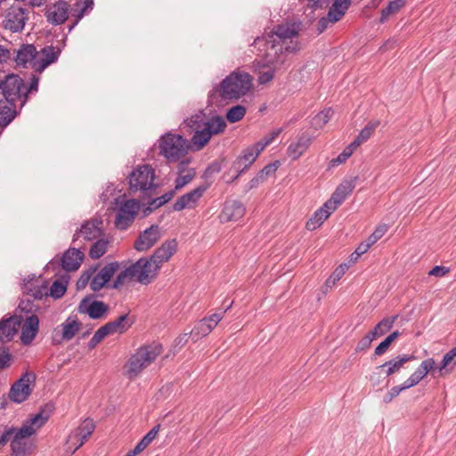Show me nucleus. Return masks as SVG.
Segmentation results:
<instances>
[{
    "label": "nucleus",
    "instance_id": "1",
    "mask_svg": "<svg viewBox=\"0 0 456 456\" xmlns=\"http://www.w3.org/2000/svg\"><path fill=\"white\" fill-rule=\"evenodd\" d=\"M301 26V22L278 24L271 32L255 39V44L264 42L266 47L261 60L262 68H273L279 72L289 68V54H295L301 49L298 41L294 40L297 37Z\"/></svg>",
    "mask_w": 456,
    "mask_h": 456
},
{
    "label": "nucleus",
    "instance_id": "2",
    "mask_svg": "<svg viewBox=\"0 0 456 456\" xmlns=\"http://www.w3.org/2000/svg\"><path fill=\"white\" fill-rule=\"evenodd\" d=\"M251 86L252 77L248 73L233 71L214 87L213 94L217 93L222 100H237L245 95Z\"/></svg>",
    "mask_w": 456,
    "mask_h": 456
},
{
    "label": "nucleus",
    "instance_id": "3",
    "mask_svg": "<svg viewBox=\"0 0 456 456\" xmlns=\"http://www.w3.org/2000/svg\"><path fill=\"white\" fill-rule=\"evenodd\" d=\"M129 192L135 194L141 192L139 199L149 198L158 194L159 185L154 183L155 170L151 166L145 164L135 167L128 175Z\"/></svg>",
    "mask_w": 456,
    "mask_h": 456
},
{
    "label": "nucleus",
    "instance_id": "4",
    "mask_svg": "<svg viewBox=\"0 0 456 456\" xmlns=\"http://www.w3.org/2000/svg\"><path fill=\"white\" fill-rule=\"evenodd\" d=\"M159 154L162 155L167 162L173 163L179 161L187 155L191 149L188 140L181 134L166 133L159 141Z\"/></svg>",
    "mask_w": 456,
    "mask_h": 456
},
{
    "label": "nucleus",
    "instance_id": "5",
    "mask_svg": "<svg viewBox=\"0 0 456 456\" xmlns=\"http://www.w3.org/2000/svg\"><path fill=\"white\" fill-rule=\"evenodd\" d=\"M163 347L159 343H152L138 348L126 364V375L130 379L138 376V374L162 353Z\"/></svg>",
    "mask_w": 456,
    "mask_h": 456
},
{
    "label": "nucleus",
    "instance_id": "6",
    "mask_svg": "<svg viewBox=\"0 0 456 456\" xmlns=\"http://www.w3.org/2000/svg\"><path fill=\"white\" fill-rule=\"evenodd\" d=\"M23 87L24 80L16 74H8L4 79L0 80V92L3 97L19 103L20 109L27 102Z\"/></svg>",
    "mask_w": 456,
    "mask_h": 456
},
{
    "label": "nucleus",
    "instance_id": "7",
    "mask_svg": "<svg viewBox=\"0 0 456 456\" xmlns=\"http://www.w3.org/2000/svg\"><path fill=\"white\" fill-rule=\"evenodd\" d=\"M140 199L126 200L120 203L115 216L116 228L131 226L141 209Z\"/></svg>",
    "mask_w": 456,
    "mask_h": 456
},
{
    "label": "nucleus",
    "instance_id": "8",
    "mask_svg": "<svg viewBox=\"0 0 456 456\" xmlns=\"http://www.w3.org/2000/svg\"><path fill=\"white\" fill-rule=\"evenodd\" d=\"M139 260L140 262H142V269L140 273L139 283L143 285L151 283L156 279L162 264L167 262L157 249H155L149 258L141 257Z\"/></svg>",
    "mask_w": 456,
    "mask_h": 456
},
{
    "label": "nucleus",
    "instance_id": "9",
    "mask_svg": "<svg viewBox=\"0 0 456 456\" xmlns=\"http://www.w3.org/2000/svg\"><path fill=\"white\" fill-rule=\"evenodd\" d=\"M36 374L34 372L26 371L20 378L16 380L10 388L8 397L16 403L25 402L32 393V388L29 387L30 383H35Z\"/></svg>",
    "mask_w": 456,
    "mask_h": 456
},
{
    "label": "nucleus",
    "instance_id": "10",
    "mask_svg": "<svg viewBox=\"0 0 456 456\" xmlns=\"http://www.w3.org/2000/svg\"><path fill=\"white\" fill-rule=\"evenodd\" d=\"M94 294L86 296L79 303L77 311L86 314L90 319L98 320L109 311V305L103 301L95 300Z\"/></svg>",
    "mask_w": 456,
    "mask_h": 456
},
{
    "label": "nucleus",
    "instance_id": "11",
    "mask_svg": "<svg viewBox=\"0 0 456 456\" xmlns=\"http://www.w3.org/2000/svg\"><path fill=\"white\" fill-rule=\"evenodd\" d=\"M28 10L19 6H11L3 20L4 28L12 32H20L28 20Z\"/></svg>",
    "mask_w": 456,
    "mask_h": 456
},
{
    "label": "nucleus",
    "instance_id": "12",
    "mask_svg": "<svg viewBox=\"0 0 456 456\" xmlns=\"http://www.w3.org/2000/svg\"><path fill=\"white\" fill-rule=\"evenodd\" d=\"M69 5L66 1L60 0L45 9L46 20L53 25H61L69 18Z\"/></svg>",
    "mask_w": 456,
    "mask_h": 456
},
{
    "label": "nucleus",
    "instance_id": "13",
    "mask_svg": "<svg viewBox=\"0 0 456 456\" xmlns=\"http://www.w3.org/2000/svg\"><path fill=\"white\" fill-rule=\"evenodd\" d=\"M23 317L21 315H11L0 320V342L4 344L13 339L21 325Z\"/></svg>",
    "mask_w": 456,
    "mask_h": 456
},
{
    "label": "nucleus",
    "instance_id": "14",
    "mask_svg": "<svg viewBox=\"0 0 456 456\" xmlns=\"http://www.w3.org/2000/svg\"><path fill=\"white\" fill-rule=\"evenodd\" d=\"M39 54H41L42 57L39 58L37 56V61L32 65V69L36 72L41 73L49 65L57 61L61 54V49L54 47L53 45H46L38 51V55Z\"/></svg>",
    "mask_w": 456,
    "mask_h": 456
},
{
    "label": "nucleus",
    "instance_id": "15",
    "mask_svg": "<svg viewBox=\"0 0 456 456\" xmlns=\"http://www.w3.org/2000/svg\"><path fill=\"white\" fill-rule=\"evenodd\" d=\"M14 61L18 66L27 67L37 61L38 51L33 44H22L18 50H13Z\"/></svg>",
    "mask_w": 456,
    "mask_h": 456
},
{
    "label": "nucleus",
    "instance_id": "16",
    "mask_svg": "<svg viewBox=\"0 0 456 456\" xmlns=\"http://www.w3.org/2000/svg\"><path fill=\"white\" fill-rule=\"evenodd\" d=\"M23 325L21 327L20 341L22 345H30L37 337L39 330V319L37 314L27 315L23 318Z\"/></svg>",
    "mask_w": 456,
    "mask_h": 456
},
{
    "label": "nucleus",
    "instance_id": "17",
    "mask_svg": "<svg viewBox=\"0 0 456 456\" xmlns=\"http://www.w3.org/2000/svg\"><path fill=\"white\" fill-rule=\"evenodd\" d=\"M142 263L138 259L135 263L122 270L110 285V289H119L126 281H132L135 277L139 282L140 273L142 269Z\"/></svg>",
    "mask_w": 456,
    "mask_h": 456
},
{
    "label": "nucleus",
    "instance_id": "18",
    "mask_svg": "<svg viewBox=\"0 0 456 456\" xmlns=\"http://www.w3.org/2000/svg\"><path fill=\"white\" fill-rule=\"evenodd\" d=\"M208 188V185L202 184L188 193L181 196L174 204L173 208L175 211H181L185 208H192L196 202L202 197L203 193Z\"/></svg>",
    "mask_w": 456,
    "mask_h": 456
},
{
    "label": "nucleus",
    "instance_id": "19",
    "mask_svg": "<svg viewBox=\"0 0 456 456\" xmlns=\"http://www.w3.org/2000/svg\"><path fill=\"white\" fill-rule=\"evenodd\" d=\"M357 177H354L350 180H344L332 193L330 200H328V205L338 208L339 205L346 200V198L353 191L355 187V181Z\"/></svg>",
    "mask_w": 456,
    "mask_h": 456
},
{
    "label": "nucleus",
    "instance_id": "20",
    "mask_svg": "<svg viewBox=\"0 0 456 456\" xmlns=\"http://www.w3.org/2000/svg\"><path fill=\"white\" fill-rule=\"evenodd\" d=\"M160 236L159 230H142L135 240L134 248L137 251H146L154 246Z\"/></svg>",
    "mask_w": 456,
    "mask_h": 456
},
{
    "label": "nucleus",
    "instance_id": "21",
    "mask_svg": "<svg viewBox=\"0 0 456 456\" xmlns=\"http://www.w3.org/2000/svg\"><path fill=\"white\" fill-rule=\"evenodd\" d=\"M18 103L6 98L0 99V127H6L18 115Z\"/></svg>",
    "mask_w": 456,
    "mask_h": 456
},
{
    "label": "nucleus",
    "instance_id": "22",
    "mask_svg": "<svg viewBox=\"0 0 456 456\" xmlns=\"http://www.w3.org/2000/svg\"><path fill=\"white\" fill-rule=\"evenodd\" d=\"M84 253L79 249L69 248L64 252L61 259V267L66 272L77 271L80 267L81 263L84 260Z\"/></svg>",
    "mask_w": 456,
    "mask_h": 456
},
{
    "label": "nucleus",
    "instance_id": "23",
    "mask_svg": "<svg viewBox=\"0 0 456 456\" xmlns=\"http://www.w3.org/2000/svg\"><path fill=\"white\" fill-rule=\"evenodd\" d=\"M175 195V190H171L166 193H164L160 197L151 196L149 198H142L140 199L141 201L145 202L147 206L142 208L143 216H146L150 215L151 212H153L155 209L162 207L167 202L171 200V199Z\"/></svg>",
    "mask_w": 456,
    "mask_h": 456
},
{
    "label": "nucleus",
    "instance_id": "24",
    "mask_svg": "<svg viewBox=\"0 0 456 456\" xmlns=\"http://www.w3.org/2000/svg\"><path fill=\"white\" fill-rule=\"evenodd\" d=\"M11 456H29L33 452L34 445L25 439L11 436Z\"/></svg>",
    "mask_w": 456,
    "mask_h": 456
},
{
    "label": "nucleus",
    "instance_id": "25",
    "mask_svg": "<svg viewBox=\"0 0 456 456\" xmlns=\"http://www.w3.org/2000/svg\"><path fill=\"white\" fill-rule=\"evenodd\" d=\"M134 323V321H129V314L120 315L117 320L109 322L103 325L109 334L118 332L120 334L126 332Z\"/></svg>",
    "mask_w": 456,
    "mask_h": 456
},
{
    "label": "nucleus",
    "instance_id": "26",
    "mask_svg": "<svg viewBox=\"0 0 456 456\" xmlns=\"http://www.w3.org/2000/svg\"><path fill=\"white\" fill-rule=\"evenodd\" d=\"M311 137L308 134H302L297 142H292L288 147V154L292 159H297L309 147Z\"/></svg>",
    "mask_w": 456,
    "mask_h": 456
},
{
    "label": "nucleus",
    "instance_id": "27",
    "mask_svg": "<svg viewBox=\"0 0 456 456\" xmlns=\"http://www.w3.org/2000/svg\"><path fill=\"white\" fill-rule=\"evenodd\" d=\"M280 167V161L275 160L273 163H270L264 167L257 175L253 177L248 183V188L253 189L257 187L261 183L266 180V178L272 175H273L278 167Z\"/></svg>",
    "mask_w": 456,
    "mask_h": 456
},
{
    "label": "nucleus",
    "instance_id": "28",
    "mask_svg": "<svg viewBox=\"0 0 456 456\" xmlns=\"http://www.w3.org/2000/svg\"><path fill=\"white\" fill-rule=\"evenodd\" d=\"M95 429V424L94 420L90 418H87L82 421V423L72 431V437L76 438L81 436L80 444H84L87 439L92 436Z\"/></svg>",
    "mask_w": 456,
    "mask_h": 456
},
{
    "label": "nucleus",
    "instance_id": "29",
    "mask_svg": "<svg viewBox=\"0 0 456 456\" xmlns=\"http://www.w3.org/2000/svg\"><path fill=\"white\" fill-rule=\"evenodd\" d=\"M48 282L45 281L41 285L30 284L28 281L23 284V293L31 296L33 299L41 300L43 297H48L47 292Z\"/></svg>",
    "mask_w": 456,
    "mask_h": 456
},
{
    "label": "nucleus",
    "instance_id": "30",
    "mask_svg": "<svg viewBox=\"0 0 456 456\" xmlns=\"http://www.w3.org/2000/svg\"><path fill=\"white\" fill-rule=\"evenodd\" d=\"M245 213V208L240 201L226 203L222 212V217L226 220H238Z\"/></svg>",
    "mask_w": 456,
    "mask_h": 456
},
{
    "label": "nucleus",
    "instance_id": "31",
    "mask_svg": "<svg viewBox=\"0 0 456 456\" xmlns=\"http://www.w3.org/2000/svg\"><path fill=\"white\" fill-rule=\"evenodd\" d=\"M351 4V0H335L329 10V19L332 23L341 20Z\"/></svg>",
    "mask_w": 456,
    "mask_h": 456
},
{
    "label": "nucleus",
    "instance_id": "32",
    "mask_svg": "<svg viewBox=\"0 0 456 456\" xmlns=\"http://www.w3.org/2000/svg\"><path fill=\"white\" fill-rule=\"evenodd\" d=\"M82 323L75 317L69 316L67 320L61 324L62 328L61 339L65 341L71 340L78 332Z\"/></svg>",
    "mask_w": 456,
    "mask_h": 456
},
{
    "label": "nucleus",
    "instance_id": "33",
    "mask_svg": "<svg viewBox=\"0 0 456 456\" xmlns=\"http://www.w3.org/2000/svg\"><path fill=\"white\" fill-rule=\"evenodd\" d=\"M336 209L337 208L335 207L329 206L327 200L322 207H321L314 213L312 217L306 223V228L310 224L317 225L318 227L321 226L323 222L330 216V214Z\"/></svg>",
    "mask_w": 456,
    "mask_h": 456
},
{
    "label": "nucleus",
    "instance_id": "34",
    "mask_svg": "<svg viewBox=\"0 0 456 456\" xmlns=\"http://www.w3.org/2000/svg\"><path fill=\"white\" fill-rule=\"evenodd\" d=\"M257 157V153L254 152V148L247 147L232 162V168H240L239 164L240 161L242 159L244 162L243 169H248L250 166L256 161Z\"/></svg>",
    "mask_w": 456,
    "mask_h": 456
},
{
    "label": "nucleus",
    "instance_id": "35",
    "mask_svg": "<svg viewBox=\"0 0 456 456\" xmlns=\"http://www.w3.org/2000/svg\"><path fill=\"white\" fill-rule=\"evenodd\" d=\"M68 283V275H63L61 277V279L54 281L50 288L48 296L54 299L61 298L67 291Z\"/></svg>",
    "mask_w": 456,
    "mask_h": 456
},
{
    "label": "nucleus",
    "instance_id": "36",
    "mask_svg": "<svg viewBox=\"0 0 456 456\" xmlns=\"http://www.w3.org/2000/svg\"><path fill=\"white\" fill-rule=\"evenodd\" d=\"M227 125L223 117L216 115L204 123V128L212 133V135L218 134L224 131Z\"/></svg>",
    "mask_w": 456,
    "mask_h": 456
},
{
    "label": "nucleus",
    "instance_id": "37",
    "mask_svg": "<svg viewBox=\"0 0 456 456\" xmlns=\"http://www.w3.org/2000/svg\"><path fill=\"white\" fill-rule=\"evenodd\" d=\"M211 137L212 133H209L208 129L202 127L201 129L200 128L195 130V134L191 138V142L195 147V150L200 151L209 142Z\"/></svg>",
    "mask_w": 456,
    "mask_h": 456
},
{
    "label": "nucleus",
    "instance_id": "38",
    "mask_svg": "<svg viewBox=\"0 0 456 456\" xmlns=\"http://www.w3.org/2000/svg\"><path fill=\"white\" fill-rule=\"evenodd\" d=\"M93 0H79L75 4L76 8L73 10L75 12L73 15L76 17V20L69 26V31H71L75 28L88 8H93Z\"/></svg>",
    "mask_w": 456,
    "mask_h": 456
},
{
    "label": "nucleus",
    "instance_id": "39",
    "mask_svg": "<svg viewBox=\"0 0 456 456\" xmlns=\"http://www.w3.org/2000/svg\"><path fill=\"white\" fill-rule=\"evenodd\" d=\"M121 264L118 261L110 262L104 265L96 275L106 284H109L114 274L120 269Z\"/></svg>",
    "mask_w": 456,
    "mask_h": 456
},
{
    "label": "nucleus",
    "instance_id": "40",
    "mask_svg": "<svg viewBox=\"0 0 456 456\" xmlns=\"http://www.w3.org/2000/svg\"><path fill=\"white\" fill-rule=\"evenodd\" d=\"M160 425L154 426L135 445L134 448L135 453H140L145 450L150 444L155 439L159 431Z\"/></svg>",
    "mask_w": 456,
    "mask_h": 456
},
{
    "label": "nucleus",
    "instance_id": "41",
    "mask_svg": "<svg viewBox=\"0 0 456 456\" xmlns=\"http://www.w3.org/2000/svg\"><path fill=\"white\" fill-rule=\"evenodd\" d=\"M406 4L405 0H393L390 1L387 6L381 10L379 19L380 23H384L390 15L396 13L401 8Z\"/></svg>",
    "mask_w": 456,
    "mask_h": 456
},
{
    "label": "nucleus",
    "instance_id": "42",
    "mask_svg": "<svg viewBox=\"0 0 456 456\" xmlns=\"http://www.w3.org/2000/svg\"><path fill=\"white\" fill-rule=\"evenodd\" d=\"M400 336L401 332L399 330L393 331L376 346L374 354L377 356L384 354L391 346V345L395 341V339H397Z\"/></svg>",
    "mask_w": 456,
    "mask_h": 456
},
{
    "label": "nucleus",
    "instance_id": "43",
    "mask_svg": "<svg viewBox=\"0 0 456 456\" xmlns=\"http://www.w3.org/2000/svg\"><path fill=\"white\" fill-rule=\"evenodd\" d=\"M436 370V362L433 358H428L420 363L418 369L414 371L415 374L419 378V379H423L429 372L434 375Z\"/></svg>",
    "mask_w": 456,
    "mask_h": 456
},
{
    "label": "nucleus",
    "instance_id": "44",
    "mask_svg": "<svg viewBox=\"0 0 456 456\" xmlns=\"http://www.w3.org/2000/svg\"><path fill=\"white\" fill-rule=\"evenodd\" d=\"M164 259L168 261L170 257L177 251V241L175 239L167 240L162 245L156 248Z\"/></svg>",
    "mask_w": 456,
    "mask_h": 456
},
{
    "label": "nucleus",
    "instance_id": "45",
    "mask_svg": "<svg viewBox=\"0 0 456 456\" xmlns=\"http://www.w3.org/2000/svg\"><path fill=\"white\" fill-rule=\"evenodd\" d=\"M246 107L243 105H235L228 109L226 111V119L230 123H236L241 120L246 114Z\"/></svg>",
    "mask_w": 456,
    "mask_h": 456
},
{
    "label": "nucleus",
    "instance_id": "46",
    "mask_svg": "<svg viewBox=\"0 0 456 456\" xmlns=\"http://www.w3.org/2000/svg\"><path fill=\"white\" fill-rule=\"evenodd\" d=\"M210 332V328L202 320H200L190 331V336L196 342L208 336Z\"/></svg>",
    "mask_w": 456,
    "mask_h": 456
},
{
    "label": "nucleus",
    "instance_id": "47",
    "mask_svg": "<svg viewBox=\"0 0 456 456\" xmlns=\"http://www.w3.org/2000/svg\"><path fill=\"white\" fill-rule=\"evenodd\" d=\"M18 310H20L21 313H24L26 315H33L37 314L40 310L41 307L35 304L34 299H21L18 305Z\"/></svg>",
    "mask_w": 456,
    "mask_h": 456
},
{
    "label": "nucleus",
    "instance_id": "48",
    "mask_svg": "<svg viewBox=\"0 0 456 456\" xmlns=\"http://www.w3.org/2000/svg\"><path fill=\"white\" fill-rule=\"evenodd\" d=\"M107 243L108 241L103 239L95 241L90 248L89 256L93 259H98L102 256L107 250Z\"/></svg>",
    "mask_w": 456,
    "mask_h": 456
},
{
    "label": "nucleus",
    "instance_id": "49",
    "mask_svg": "<svg viewBox=\"0 0 456 456\" xmlns=\"http://www.w3.org/2000/svg\"><path fill=\"white\" fill-rule=\"evenodd\" d=\"M415 359V356L412 354H401L397 355L395 358L387 361L385 362V365H390L392 368L395 370V372H398L400 369L408 362H411Z\"/></svg>",
    "mask_w": 456,
    "mask_h": 456
},
{
    "label": "nucleus",
    "instance_id": "50",
    "mask_svg": "<svg viewBox=\"0 0 456 456\" xmlns=\"http://www.w3.org/2000/svg\"><path fill=\"white\" fill-rule=\"evenodd\" d=\"M332 115H333V110L331 109L323 110L322 111L319 112L317 115H315L313 118L312 125L315 128H322L324 125H326L330 121Z\"/></svg>",
    "mask_w": 456,
    "mask_h": 456
},
{
    "label": "nucleus",
    "instance_id": "51",
    "mask_svg": "<svg viewBox=\"0 0 456 456\" xmlns=\"http://www.w3.org/2000/svg\"><path fill=\"white\" fill-rule=\"evenodd\" d=\"M12 427L14 429L12 436L25 440L34 435L37 431L36 428L29 425L27 421L20 428L13 426Z\"/></svg>",
    "mask_w": 456,
    "mask_h": 456
},
{
    "label": "nucleus",
    "instance_id": "52",
    "mask_svg": "<svg viewBox=\"0 0 456 456\" xmlns=\"http://www.w3.org/2000/svg\"><path fill=\"white\" fill-rule=\"evenodd\" d=\"M98 265H91L87 270L84 271L78 280L77 281L76 287L77 290H81L86 287L92 275L98 269Z\"/></svg>",
    "mask_w": 456,
    "mask_h": 456
},
{
    "label": "nucleus",
    "instance_id": "53",
    "mask_svg": "<svg viewBox=\"0 0 456 456\" xmlns=\"http://www.w3.org/2000/svg\"><path fill=\"white\" fill-rule=\"evenodd\" d=\"M397 319V315L386 317L382 319L379 323L374 327L375 330L379 332L380 337L387 334L393 328L395 320Z\"/></svg>",
    "mask_w": 456,
    "mask_h": 456
},
{
    "label": "nucleus",
    "instance_id": "54",
    "mask_svg": "<svg viewBox=\"0 0 456 456\" xmlns=\"http://www.w3.org/2000/svg\"><path fill=\"white\" fill-rule=\"evenodd\" d=\"M196 175V171L194 168H190L187 170V174H178L177 178L175 179V192L180 189H182L183 186L188 184Z\"/></svg>",
    "mask_w": 456,
    "mask_h": 456
},
{
    "label": "nucleus",
    "instance_id": "55",
    "mask_svg": "<svg viewBox=\"0 0 456 456\" xmlns=\"http://www.w3.org/2000/svg\"><path fill=\"white\" fill-rule=\"evenodd\" d=\"M379 121L369 122L359 133L357 139L362 143L366 142L373 134L375 129L379 126Z\"/></svg>",
    "mask_w": 456,
    "mask_h": 456
},
{
    "label": "nucleus",
    "instance_id": "56",
    "mask_svg": "<svg viewBox=\"0 0 456 456\" xmlns=\"http://www.w3.org/2000/svg\"><path fill=\"white\" fill-rule=\"evenodd\" d=\"M187 125L194 129H200L201 127H204L205 121V113L200 110L199 113L192 115L188 120H186Z\"/></svg>",
    "mask_w": 456,
    "mask_h": 456
},
{
    "label": "nucleus",
    "instance_id": "57",
    "mask_svg": "<svg viewBox=\"0 0 456 456\" xmlns=\"http://www.w3.org/2000/svg\"><path fill=\"white\" fill-rule=\"evenodd\" d=\"M110 335L107 331V330L103 327V325L99 328L95 333L94 334L93 338L88 342V348L90 350L96 347V346L106 337Z\"/></svg>",
    "mask_w": 456,
    "mask_h": 456
},
{
    "label": "nucleus",
    "instance_id": "58",
    "mask_svg": "<svg viewBox=\"0 0 456 456\" xmlns=\"http://www.w3.org/2000/svg\"><path fill=\"white\" fill-rule=\"evenodd\" d=\"M13 430L12 427L8 425H0V449L10 441Z\"/></svg>",
    "mask_w": 456,
    "mask_h": 456
},
{
    "label": "nucleus",
    "instance_id": "59",
    "mask_svg": "<svg viewBox=\"0 0 456 456\" xmlns=\"http://www.w3.org/2000/svg\"><path fill=\"white\" fill-rule=\"evenodd\" d=\"M267 70L259 71L258 83L265 85L273 79L274 75L279 71L274 70L273 68H266Z\"/></svg>",
    "mask_w": 456,
    "mask_h": 456
},
{
    "label": "nucleus",
    "instance_id": "60",
    "mask_svg": "<svg viewBox=\"0 0 456 456\" xmlns=\"http://www.w3.org/2000/svg\"><path fill=\"white\" fill-rule=\"evenodd\" d=\"M12 356L9 352V347L4 346L0 354V370L8 368L11 365Z\"/></svg>",
    "mask_w": 456,
    "mask_h": 456
},
{
    "label": "nucleus",
    "instance_id": "61",
    "mask_svg": "<svg viewBox=\"0 0 456 456\" xmlns=\"http://www.w3.org/2000/svg\"><path fill=\"white\" fill-rule=\"evenodd\" d=\"M38 83H39V77L33 75L32 77H31V81H30V84L28 86H26V85L24 84V87H23V93H24V97L27 98V100L28 99V94H32L34 92H37L38 90Z\"/></svg>",
    "mask_w": 456,
    "mask_h": 456
},
{
    "label": "nucleus",
    "instance_id": "62",
    "mask_svg": "<svg viewBox=\"0 0 456 456\" xmlns=\"http://www.w3.org/2000/svg\"><path fill=\"white\" fill-rule=\"evenodd\" d=\"M111 284H106L98 275H94L90 282V289L94 292L100 291L103 288L110 289Z\"/></svg>",
    "mask_w": 456,
    "mask_h": 456
},
{
    "label": "nucleus",
    "instance_id": "63",
    "mask_svg": "<svg viewBox=\"0 0 456 456\" xmlns=\"http://www.w3.org/2000/svg\"><path fill=\"white\" fill-rule=\"evenodd\" d=\"M103 221L101 217L94 216L81 224L80 228H102Z\"/></svg>",
    "mask_w": 456,
    "mask_h": 456
},
{
    "label": "nucleus",
    "instance_id": "64",
    "mask_svg": "<svg viewBox=\"0 0 456 456\" xmlns=\"http://www.w3.org/2000/svg\"><path fill=\"white\" fill-rule=\"evenodd\" d=\"M54 405L52 403H45V405L41 406L39 409L38 414L42 415V418H44V420L46 422L49 418L51 417L52 413L53 412Z\"/></svg>",
    "mask_w": 456,
    "mask_h": 456
}]
</instances>
